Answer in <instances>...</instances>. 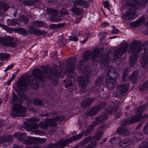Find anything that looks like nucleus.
Returning <instances> with one entry per match:
<instances>
[{
	"label": "nucleus",
	"mask_w": 148,
	"mask_h": 148,
	"mask_svg": "<svg viewBox=\"0 0 148 148\" xmlns=\"http://www.w3.org/2000/svg\"><path fill=\"white\" fill-rule=\"evenodd\" d=\"M76 58L75 57L69 58L65 64L66 71L61 66L54 65L50 69V74L48 72L49 69L46 66L43 67L42 71L39 69H35L32 71L31 73L33 78H32L31 75L21 77L17 81L16 86L20 90H26L29 84L31 88L37 90L38 88L39 82H42V84L45 78L47 79H51L52 83L56 85L58 83V79L53 78L52 76L57 78H60L62 76V74L63 71L64 73L66 72V75L68 76L70 81H74L77 77V74L74 72L76 67Z\"/></svg>",
	"instance_id": "1"
},
{
	"label": "nucleus",
	"mask_w": 148,
	"mask_h": 148,
	"mask_svg": "<svg viewBox=\"0 0 148 148\" xmlns=\"http://www.w3.org/2000/svg\"><path fill=\"white\" fill-rule=\"evenodd\" d=\"M12 95V98L11 99L10 103L13 104V112L10 113V115L14 117L25 116L26 114V108L23 106L21 103L24 99H25L28 103H31L32 102V100L29 99L24 93H21L19 96V97L21 99L18 98L14 92L13 93Z\"/></svg>",
	"instance_id": "2"
},
{
	"label": "nucleus",
	"mask_w": 148,
	"mask_h": 148,
	"mask_svg": "<svg viewBox=\"0 0 148 148\" xmlns=\"http://www.w3.org/2000/svg\"><path fill=\"white\" fill-rule=\"evenodd\" d=\"M91 54V52L87 51L83 54V57L82 60L79 62L78 69L79 73L82 74V76L78 78V80L79 84L83 88L86 86L87 84L90 80V69L86 66H85L84 63L85 61L89 60Z\"/></svg>",
	"instance_id": "3"
},
{
	"label": "nucleus",
	"mask_w": 148,
	"mask_h": 148,
	"mask_svg": "<svg viewBox=\"0 0 148 148\" xmlns=\"http://www.w3.org/2000/svg\"><path fill=\"white\" fill-rule=\"evenodd\" d=\"M142 49L141 44L137 40H133L130 45L128 51L133 54L129 58L131 66L135 64L138 59V55Z\"/></svg>",
	"instance_id": "4"
},
{
	"label": "nucleus",
	"mask_w": 148,
	"mask_h": 148,
	"mask_svg": "<svg viewBox=\"0 0 148 148\" xmlns=\"http://www.w3.org/2000/svg\"><path fill=\"white\" fill-rule=\"evenodd\" d=\"M26 120L27 122H25L24 125V128L28 131H32V133L36 135H39L40 136L43 135L44 133L42 131L37 130L36 129L38 128V125L36 123L37 122L39 121V119L38 118L35 117L34 118H28Z\"/></svg>",
	"instance_id": "5"
},
{
	"label": "nucleus",
	"mask_w": 148,
	"mask_h": 148,
	"mask_svg": "<svg viewBox=\"0 0 148 148\" xmlns=\"http://www.w3.org/2000/svg\"><path fill=\"white\" fill-rule=\"evenodd\" d=\"M148 106L147 103L142 105L136 109V114L131 116L130 118L125 119L123 122V124L129 125L132 124L142 118L143 112L146 109Z\"/></svg>",
	"instance_id": "6"
},
{
	"label": "nucleus",
	"mask_w": 148,
	"mask_h": 148,
	"mask_svg": "<svg viewBox=\"0 0 148 148\" xmlns=\"http://www.w3.org/2000/svg\"><path fill=\"white\" fill-rule=\"evenodd\" d=\"M83 135V133L81 132L78 135L73 136L69 138H67L64 140H63V139H61L57 142L55 148H63L66 145L71 143L72 140L74 141L79 139L82 137Z\"/></svg>",
	"instance_id": "7"
},
{
	"label": "nucleus",
	"mask_w": 148,
	"mask_h": 148,
	"mask_svg": "<svg viewBox=\"0 0 148 148\" xmlns=\"http://www.w3.org/2000/svg\"><path fill=\"white\" fill-rule=\"evenodd\" d=\"M143 45L145 47L142 56L143 60L140 63L142 67L145 69H147L148 68V40L144 42Z\"/></svg>",
	"instance_id": "8"
},
{
	"label": "nucleus",
	"mask_w": 148,
	"mask_h": 148,
	"mask_svg": "<svg viewBox=\"0 0 148 148\" xmlns=\"http://www.w3.org/2000/svg\"><path fill=\"white\" fill-rule=\"evenodd\" d=\"M99 52V50L98 49L96 48L94 49L92 56L91 60L94 63L101 61V62L103 64V62H104L105 59H107L108 57L106 56L103 55L102 58V56H99L98 55Z\"/></svg>",
	"instance_id": "9"
},
{
	"label": "nucleus",
	"mask_w": 148,
	"mask_h": 148,
	"mask_svg": "<svg viewBox=\"0 0 148 148\" xmlns=\"http://www.w3.org/2000/svg\"><path fill=\"white\" fill-rule=\"evenodd\" d=\"M14 136L24 144H31L32 137H27L25 133L20 132H16L14 134Z\"/></svg>",
	"instance_id": "10"
},
{
	"label": "nucleus",
	"mask_w": 148,
	"mask_h": 148,
	"mask_svg": "<svg viewBox=\"0 0 148 148\" xmlns=\"http://www.w3.org/2000/svg\"><path fill=\"white\" fill-rule=\"evenodd\" d=\"M128 46L127 43L123 44L121 47L116 49L114 52L115 59L120 58L126 51Z\"/></svg>",
	"instance_id": "11"
},
{
	"label": "nucleus",
	"mask_w": 148,
	"mask_h": 148,
	"mask_svg": "<svg viewBox=\"0 0 148 148\" xmlns=\"http://www.w3.org/2000/svg\"><path fill=\"white\" fill-rule=\"evenodd\" d=\"M137 16V14L135 10L131 9L123 15V18L126 21L131 20Z\"/></svg>",
	"instance_id": "12"
},
{
	"label": "nucleus",
	"mask_w": 148,
	"mask_h": 148,
	"mask_svg": "<svg viewBox=\"0 0 148 148\" xmlns=\"http://www.w3.org/2000/svg\"><path fill=\"white\" fill-rule=\"evenodd\" d=\"M14 40V38L11 36H8L6 38L0 37V42L1 44L3 46H9L14 47L15 43L12 40Z\"/></svg>",
	"instance_id": "13"
},
{
	"label": "nucleus",
	"mask_w": 148,
	"mask_h": 148,
	"mask_svg": "<svg viewBox=\"0 0 148 148\" xmlns=\"http://www.w3.org/2000/svg\"><path fill=\"white\" fill-rule=\"evenodd\" d=\"M111 59L108 58L107 59H105L103 64L105 66L104 69L107 74H109V75L115 72L116 69L114 67L109 66L110 62Z\"/></svg>",
	"instance_id": "14"
},
{
	"label": "nucleus",
	"mask_w": 148,
	"mask_h": 148,
	"mask_svg": "<svg viewBox=\"0 0 148 148\" xmlns=\"http://www.w3.org/2000/svg\"><path fill=\"white\" fill-rule=\"evenodd\" d=\"M35 25H32L28 26V31L29 33L34 34H39L44 35L46 34V32L44 31H42L40 29H36Z\"/></svg>",
	"instance_id": "15"
},
{
	"label": "nucleus",
	"mask_w": 148,
	"mask_h": 148,
	"mask_svg": "<svg viewBox=\"0 0 148 148\" xmlns=\"http://www.w3.org/2000/svg\"><path fill=\"white\" fill-rule=\"evenodd\" d=\"M108 116L106 114L104 113L103 112V114L95 118V119L93 121V123H95L97 125H99L101 123L103 122L108 119Z\"/></svg>",
	"instance_id": "16"
},
{
	"label": "nucleus",
	"mask_w": 148,
	"mask_h": 148,
	"mask_svg": "<svg viewBox=\"0 0 148 148\" xmlns=\"http://www.w3.org/2000/svg\"><path fill=\"white\" fill-rule=\"evenodd\" d=\"M105 82L104 85L108 87V88L110 90L113 89L116 85V80L110 78L107 79L106 78Z\"/></svg>",
	"instance_id": "17"
},
{
	"label": "nucleus",
	"mask_w": 148,
	"mask_h": 148,
	"mask_svg": "<svg viewBox=\"0 0 148 148\" xmlns=\"http://www.w3.org/2000/svg\"><path fill=\"white\" fill-rule=\"evenodd\" d=\"M56 121L55 118L54 119L49 120L47 122H45L44 123H41V127L44 129H46L48 126L53 127L56 126L57 125V124L56 123Z\"/></svg>",
	"instance_id": "18"
},
{
	"label": "nucleus",
	"mask_w": 148,
	"mask_h": 148,
	"mask_svg": "<svg viewBox=\"0 0 148 148\" xmlns=\"http://www.w3.org/2000/svg\"><path fill=\"white\" fill-rule=\"evenodd\" d=\"M116 132L121 135L127 136L129 134V132L125 125H122L118 128Z\"/></svg>",
	"instance_id": "19"
},
{
	"label": "nucleus",
	"mask_w": 148,
	"mask_h": 148,
	"mask_svg": "<svg viewBox=\"0 0 148 148\" xmlns=\"http://www.w3.org/2000/svg\"><path fill=\"white\" fill-rule=\"evenodd\" d=\"M129 89V85L126 83L124 84L119 86L117 88V91L120 94L125 93Z\"/></svg>",
	"instance_id": "20"
},
{
	"label": "nucleus",
	"mask_w": 148,
	"mask_h": 148,
	"mask_svg": "<svg viewBox=\"0 0 148 148\" xmlns=\"http://www.w3.org/2000/svg\"><path fill=\"white\" fill-rule=\"evenodd\" d=\"M13 140L12 137L7 134H4L0 137V144L6 143L8 142V145H10L9 143H10Z\"/></svg>",
	"instance_id": "21"
},
{
	"label": "nucleus",
	"mask_w": 148,
	"mask_h": 148,
	"mask_svg": "<svg viewBox=\"0 0 148 148\" xmlns=\"http://www.w3.org/2000/svg\"><path fill=\"white\" fill-rule=\"evenodd\" d=\"M106 79V76L103 74H102L95 80L94 82L95 85L96 86H99L101 83L104 84Z\"/></svg>",
	"instance_id": "22"
},
{
	"label": "nucleus",
	"mask_w": 148,
	"mask_h": 148,
	"mask_svg": "<svg viewBox=\"0 0 148 148\" xmlns=\"http://www.w3.org/2000/svg\"><path fill=\"white\" fill-rule=\"evenodd\" d=\"M138 79V74L136 71H135L128 77V79L133 83H136Z\"/></svg>",
	"instance_id": "23"
},
{
	"label": "nucleus",
	"mask_w": 148,
	"mask_h": 148,
	"mask_svg": "<svg viewBox=\"0 0 148 148\" xmlns=\"http://www.w3.org/2000/svg\"><path fill=\"white\" fill-rule=\"evenodd\" d=\"M96 125H97L95 123H93V122L92 121L91 125L88 127L85 132L83 131H82V132L83 133V135L85 136L88 135L89 134L93 131L94 127Z\"/></svg>",
	"instance_id": "24"
},
{
	"label": "nucleus",
	"mask_w": 148,
	"mask_h": 148,
	"mask_svg": "<svg viewBox=\"0 0 148 148\" xmlns=\"http://www.w3.org/2000/svg\"><path fill=\"white\" fill-rule=\"evenodd\" d=\"M31 141V144H33V145L37 146V144L39 142L43 143L46 141V139L45 138H38L34 137H32Z\"/></svg>",
	"instance_id": "25"
},
{
	"label": "nucleus",
	"mask_w": 148,
	"mask_h": 148,
	"mask_svg": "<svg viewBox=\"0 0 148 148\" xmlns=\"http://www.w3.org/2000/svg\"><path fill=\"white\" fill-rule=\"evenodd\" d=\"M15 31L17 32H20L23 36L27 35L28 33V31L22 28L18 27L14 29Z\"/></svg>",
	"instance_id": "26"
},
{
	"label": "nucleus",
	"mask_w": 148,
	"mask_h": 148,
	"mask_svg": "<svg viewBox=\"0 0 148 148\" xmlns=\"http://www.w3.org/2000/svg\"><path fill=\"white\" fill-rule=\"evenodd\" d=\"M106 77H108V78L112 79L115 80L118 78L119 75L118 73H117L115 71V72L109 75V74H107L106 75Z\"/></svg>",
	"instance_id": "27"
},
{
	"label": "nucleus",
	"mask_w": 148,
	"mask_h": 148,
	"mask_svg": "<svg viewBox=\"0 0 148 148\" xmlns=\"http://www.w3.org/2000/svg\"><path fill=\"white\" fill-rule=\"evenodd\" d=\"M47 11L48 14L51 16H57L59 14V13L56 10L51 8L48 9Z\"/></svg>",
	"instance_id": "28"
},
{
	"label": "nucleus",
	"mask_w": 148,
	"mask_h": 148,
	"mask_svg": "<svg viewBox=\"0 0 148 148\" xmlns=\"http://www.w3.org/2000/svg\"><path fill=\"white\" fill-rule=\"evenodd\" d=\"M116 108V107H114L113 108L111 107H108L107 109H106L103 111L104 113L107 114L108 116V114H110L113 113V111H114L115 109Z\"/></svg>",
	"instance_id": "29"
},
{
	"label": "nucleus",
	"mask_w": 148,
	"mask_h": 148,
	"mask_svg": "<svg viewBox=\"0 0 148 148\" xmlns=\"http://www.w3.org/2000/svg\"><path fill=\"white\" fill-rule=\"evenodd\" d=\"M7 23L8 25H15L16 24L19 23V19H8Z\"/></svg>",
	"instance_id": "30"
},
{
	"label": "nucleus",
	"mask_w": 148,
	"mask_h": 148,
	"mask_svg": "<svg viewBox=\"0 0 148 148\" xmlns=\"http://www.w3.org/2000/svg\"><path fill=\"white\" fill-rule=\"evenodd\" d=\"M129 141L128 139H125L120 142L119 144L121 147H125L128 146Z\"/></svg>",
	"instance_id": "31"
},
{
	"label": "nucleus",
	"mask_w": 148,
	"mask_h": 148,
	"mask_svg": "<svg viewBox=\"0 0 148 148\" xmlns=\"http://www.w3.org/2000/svg\"><path fill=\"white\" fill-rule=\"evenodd\" d=\"M129 72V68H125L123 72L122 76V81L125 82L126 77L127 76Z\"/></svg>",
	"instance_id": "32"
},
{
	"label": "nucleus",
	"mask_w": 148,
	"mask_h": 148,
	"mask_svg": "<svg viewBox=\"0 0 148 148\" xmlns=\"http://www.w3.org/2000/svg\"><path fill=\"white\" fill-rule=\"evenodd\" d=\"M70 10L72 11L73 13L77 14L79 15L81 14L82 12V10L79 8L77 7H74L70 9Z\"/></svg>",
	"instance_id": "33"
},
{
	"label": "nucleus",
	"mask_w": 148,
	"mask_h": 148,
	"mask_svg": "<svg viewBox=\"0 0 148 148\" xmlns=\"http://www.w3.org/2000/svg\"><path fill=\"white\" fill-rule=\"evenodd\" d=\"M103 131H98L97 132V134L95 136H94L93 139L99 140L103 136Z\"/></svg>",
	"instance_id": "34"
},
{
	"label": "nucleus",
	"mask_w": 148,
	"mask_h": 148,
	"mask_svg": "<svg viewBox=\"0 0 148 148\" xmlns=\"http://www.w3.org/2000/svg\"><path fill=\"white\" fill-rule=\"evenodd\" d=\"M99 111V109L96 106L92 108L88 113L89 115H93L96 114Z\"/></svg>",
	"instance_id": "35"
},
{
	"label": "nucleus",
	"mask_w": 148,
	"mask_h": 148,
	"mask_svg": "<svg viewBox=\"0 0 148 148\" xmlns=\"http://www.w3.org/2000/svg\"><path fill=\"white\" fill-rule=\"evenodd\" d=\"M32 23V25L38 27H41L45 25V23L43 22L38 21H33Z\"/></svg>",
	"instance_id": "36"
},
{
	"label": "nucleus",
	"mask_w": 148,
	"mask_h": 148,
	"mask_svg": "<svg viewBox=\"0 0 148 148\" xmlns=\"http://www.w3.org/2000/svg\"><path fill=\"white\" fill-rule=\"evenodd\" d=\"M148 88V80L146 81L142 85L140 86L139 88V90L142 91Z\"/></svg>",
	"instance_id": "37"
},
{
	"label": "nucleus",
	"mask_w": 148,
	"mask_h": 148,
	"mask_svg": "<svg viewBox=\"0 0 148 148\" xmlns=\"http://www.w3.org/2000/svg\"><path fill=\"white\" fill-rule=\"evenodd\" d=\"M114 116L116 118H118L121 115V110L119 109L118 107H116V108L114 110Z\"/></svg>",
	"instance_id": "38"
},
{
	"label": "nucleus",
	"mask_w": 148,
	"mask_h": 148,
	"mask_svg": "<svg viewBox=\"0 0 148 148\" xmlns=\"http://www.w3.org/2000/svg\"><path fill=\"white\" fill-rule=\"evenodd\" d=\"M107 105L106 103L104 101L101 102L96 105L99 110H102L104 109Z\"/></svg>",
	"instance_id": "39"
},
{
	"label": "nucleus",
	"mask_w": 148,
	"mask_h": 148,
	"mask_svg": "<svg viewBox=\"0 0 148 148\" xmlns=\"http://www.w3.org/2000/svg\"><path fill=\"white\" fill-rule=\"evenodd\" d=\"M35 2L34 0H22V3L26 5H33Z\"/></svg>",
	"instance_id": "40"
},
{
	"label": "nucleus",
	"mask_w": 148,
	"mask_h": 148,
	"mask_svg": "<svg viewBox=\"0 0 148 148\" xmlns=\"http://www.w3.org/2000/svg\"><path fill=\"white\" fill-rule=\"evenodd\" d=\"M142 135L139 132H136L135 134V136L133 138L134 140H140L142 138Z\"/></svg>",
	"instance_id": "41"
},
{
	"label": "nucleus",
	"mask_w": 148,
	"mask_h": 148,
	"mask_svg": "<svg viewBox=\"0 0 148 148\" xmlns=\"http://www.w3.org/2000/svg\"><path fill=\"white\" fill-rule=\"evenodd\" d=\"M57 16H51L50 17V20L53 22H57L61 20V18L60 17H58Z\"/></svg>",
	"instance_id": "42"
},
{
	"label": "nucleus",
	"mask_w": 148,
	"mask_h": 148,
	"mask_svg": "<svg viewBox=\"0 0 148 148\" xmlns=\"http://www.w3.org/2000/svg\"><path fill=\"white\" fill-rule=\"evenodd\" d=\"M33 101L34 104L36 105L40 106L42 103V100L38 98L34 99Z\"/></svg>",
	"instance_id": "43"
},
{
	"label": "nucleus",
	"mask_w": 148,
	"mask_h": 148,
	"mask_svg": "<svg viewBox=\"0 0 148 148\" xmlns=\"http://www.w3.org/2000/svg\"><path fill=\"white\" fill-rule=\"evenodd\" d=\"M9 54L6 53H0V58L1 60H5L9 58Z\"/></svg>",
	"instance_id": "44"
},
{
	"label": "nucleus",
	"mask_w": 148,
	"mask_h": 148,
	"mask_svg": "<svg viewBox=\"0 0 148 148\" xmlns=\"http://www.w3.org/2000/svg\"><path fill=\"white\" fill-rule=\"evenodd\" d=\"M23 21L25 24H27L29 22L28 19L25 16H22L21 19H19V22H21Z\"/></svg>",
	"instance_id": "45"
},
{
	"label": "nucleus",
	"mask_w": 148,
	"mask_h": 148,
	"mask_svg": "<svg viewBox=\"0 0 148 148\" xmlns=\"http://www.w3.org/2000/svg\"><path fill=\"white\" fill-rule=\"evenodd\" d=\"M97 142L96 141H93L88 145L90 148H94L97 146Z\"/></svg>",
	"instance_id": "46"
},
{
	"label": "nucleus",
	"mask_w": 148,
	"mask_h": 148,
	"mask_svg": "<svg viewBox=\"0 0 148 148\" xmlns=\"http://www.w3.org/2000/svg\"><path fill=\"white\" fill-rule=\"evenodd\" d=\"M81 106L83 108H85L86 107H88L89 106L87 102L86 101V99L83 100L82 101Z\"/></svg>",
	"instance_id": "47"
},
{
	"label": "nucleus",
	"mask_w": 148,
	"mask_h": 148,
	"mask_svg": "<svg viewBox=\"0 0 148 148\" xmlns=\"http://www.w3.org/2000/svg\"><path fill=\"white\" fill-rule=\"evenodd\" d=\"M86 100L89 106L95 100V98H90L87 99H86Z\"/></svg>",
	"instance_id": "48"
},
{
	"label": "nucleus",
	"mask_w": 148,
	"mask_h": 148,
	"mask_svg": "<svg viewBox=\"0 0 148 148\" xmlns=\"http://www.w3.org/2000/svg\"><path fill=\"white\" fill-rule=\"evenodd\" d=\"M66 41L64 38H62L61 39L58 40V43L61 45H64L65 44Z\"/></svg>",
	"instance_id": "49"
},
{
	"label": "nucleus",
	"mask_w": 148,
	"mask_h": 148,
	"mask_svg": "<svg viewBox=\"0 0 148 148\" xmlns=\"http://www.w3.org/2000/svg\"><path fill=\"white\" fill-rule=\"evenodd\" d=\"M55 119L57 121H62L64 119V116H62L55 118Z\"/></svg>",
	"instance_id": "50"
},
{
	"label": "nucleus",
	"mask_w": 148,
	"mask_h": 148,
	"mask_svg": "<svg viewBox=\"0 0 148 148\" xmlns=\"http://www.w3.org/2000/svg\"><path fill=\"white\" fill-rule=\"evenodd\" d=\"M25 146V148H38L37 145H33V144H28Z\"/></svg>",
	"instance_id": "51"
},
{
	"label": "nucleus",
	"mask_w": 148,
	"mask_h": 148,
	"mask_svg": "<svg viewBox=\"0 0 148 148\" xmlns=\"http://www.w3.org/2000/svg\"><path fill=\"white\" fill-rule=\"evenodd\" d=\"M81 5H82L85 8H87L88 5L87 2L85 1L82 0Z\"/></svg>",
	"instance_id": "52"
},
{
	"label": "nucleus",
	"mask_w": 148,
	"mask_h": 148,
	"mask_svg": "<svg viewBox=\"0 0 148 148\" xmlns=\"http://www.w3.org/2000/svg\"><path fill=\"white\" fill-rule=\"evenodd\" d=\"M5 27L4 29L7 32L9 33H11L13 32V30L12 28H9L7 26H6Z\"/></svg>",
	"instance_id": "53"
},
{
	"label": "nucleus",
	"mask_w": 148,
	"mask_h": 148,
	"mask_svg": "<svg viewBox=\"0 0 148 148\" xmlns=\"http://www.w3.org/2000/svg\"><path fill=\"white\" fill-rule=\"evenodd\" d=\"M69 40L74 41H77L78 38L75 36H71L69 37Z\"/></svg>",
	"instance_id": "54"
},
{
	"label": "nucleus",
	"mask_w": 148,
	"mask_h": 148,
	"mask_svg": "<svg viewBox=\"0 0 148 148\" xmlns=\"http://www.w3.org/2000/svg\"><path fill=\"white\" fill-rule=\"evenodd\" d=\"M105 125L102 124L98 128L97 131H103L102 130L105 128Z\"/></svg>",
	"instance_id": "55"
},
{
	"label": "nucleus",
	"mask_w": 148,
	"mask_h": 148,
	"mask_svg": "<svg viewBox=\"0 0 148 148\" xmlns=\"http://www.w3.org/2000/svg\"><path fill=\"white\" fill-rule=\"evenodd\" d=\"M143 131L145 134H148V122L146 123L145 126Z\"/></svg>",
	"instance_id": "56"
},
{
	"label": "nucleus",
	"mask_w": 148,
	"mask_h": 148,
	"mask_svg": "<svg viewBox=\"0 0 148 148\" xmlns=\"http://www.w3.org/2000/svg\"><path fill=\"white\" fill-rule=\"evenodd\" d=\"M82 0H77L75 1L74 4L75 5L78 6L81 5Z\"/></svg>",
	"instance_id": "57"
},
{
	"label": "nucleus",
	"mask_w": 148,
	"mask_h": 148,
	"mask_svg": "<svg viewBox=\"0 0 148 148\" xmlns=\"http://www.w3.org/2000/svg\"><path fill=\"white\" fill-rule=\"evenodd\" d=\"M57 143V142L56 144L51 143L48 145L46 148H53V147H55V148Z\"/></svg>",
	"instance_id": "58"
},
{
	"label": "nucleus",
	"mask_w": 148,
	"mask_h": 148,
	"mask_svg": "<svg viewBox=\"0 0 148 148\" xmlns=\"http://www.w3.org/2000/svg\"><path fill=\"white\" fill-rule=\"evenodd\" d=\"M50 28L52 29H58L57 24H52L49 26Z\"/></svg>",
	"instance_id": "59"
},
{
	"label": "nucleus",
	"mask_w": 148,
	"mask_h": 148,
	"mask_svg": "<svg viewBox=\"0 0 148 148\" xmlns=\"http://www.w3.org/2000/svg\"><path fill=\"white\" fill-rule=\"evenodd\" d=\"M60 12L63 15H66L68 13L67 11L65 9H62L60 10Z\"/></svg>",
	"instance_id": "60"
},
{
	"label": "nucleus",
	"mask_w": 148,
	"mask_h": 148,
	"mask_svg": "<svg viewBox=\"0 0 148 148\" xmlns=\"http://www.w3.org/2000/svg\"><path fill=\"white\" fill-rule=\"evenodd\" d=\"M103 4L105 8H106L109 9V3L108 1H105L103 3Z\"/></svg>",
	"instance_id": "61"
},
{
	"label": "nucleus",
	"mask_w": 148,
	"mask_h": 148,
	"mask_svg": "<svg viewBox=\"0 0 148 148\" xmlns=\"http://www.w3.org/2000/svg\"><path fill=\"white\" fill-rule=\"evenodd\" d=\"M92 138V136H89L86 138L85 139H84V140L87 143L89 141H90L91 139Z\"/></svg>",
	"instance_id": "62"
},
{
	"label": "nucleus",
	"mask_w": 148,
	"mask_h": 148,
	"mask_svg": "<svg viewBox=\"0 0 148 148\" xmlns=\"http://www.w3.org/2000/svg\"><path fill=\"white\" fill-rule=\"evenodd\" d=\"M87 143L84 140H83L82 141L80 142L78 144L79 145L80 147H82L85 145Z\"/></svg>",
	"instance_id": "63"
},
{
	"label": "nucleus",
	"mask_w": 148,
	"mask_h": 148,
	"mask_svg": "<svg viewBox=\"0 0 148 148\" xmlns=\"http://www.w3.org/2000/svg\"><path fill=\"white\" fill-rule=\"evenodd\" d=\"M13 67V65L12 64H11L8 67H7L5 69V71L6 72L8 70L10 69H12Z\"/></svg>",
	"instance_id": "64"
}]
</instances>
